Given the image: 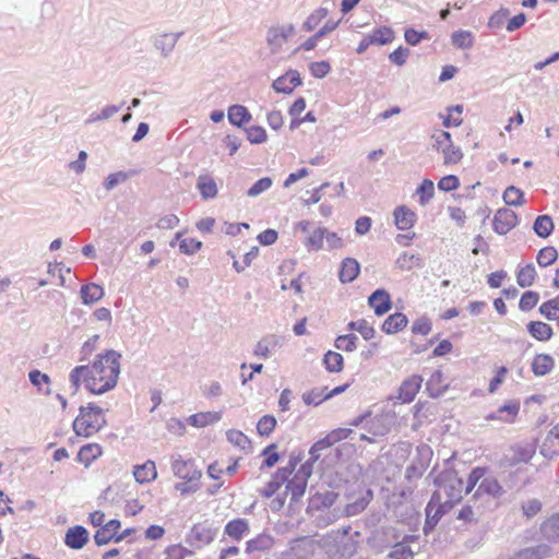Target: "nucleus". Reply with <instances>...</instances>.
<instances>
[{
  "mask_svg": "<svg viewBox=\"0 0 559 559\" xmlns=\"http://www.w3.org/2000/svg\"><path fill=\"white\" fill-rule=\"evenodd\" d=\"M120 358L121 355L111 349L98 355L91 366H76L69 374L73 393L78 392L81 383L93 394L114 389L120 373Z\"/></svg>",
  "mask_w": 559,
  "mask_h": 559,
  "instance_id": "nucleus-1",
  "label": "nucleus"
},
{
  "mask_svg": "<svg viewBox=\"0 0 559 559\" xmlns=\"http://www.w3.org/2000/svg\"><path fill=\"white\" fill-rule=\"evenodd\" d=\"M438 489L431 496L426 507V525L433 527L443 514L449 512L455 503L461 501L464 491V481L455 471H444L437 479Z\"/></svg>",
  "mask_w": 559,
  "mask_h": 559,
  "instance_id": "nucleus-2",
  "label": "nucleus"
},
{
  "mask_svg": "<svg viewBox=\"0 0 559 559\" xmlns=\"http://www.w3.org/2000/svg\"><path fill=\"white\" fill-rule=\"evenodd\" d=\"M106 425L104 411L99 406L90 403L81 406L80 413L73 421V430L78 436L91 437Z\"/></svg>",
  "mask_w": 559,
  "mask_h": 559,
  "instance_id": "nucleus-3",
  "label": "nucleus"
},
{
  "mask_svg": "<svg viewBox=\"0 0 559 559\" xmlns=\"http://www.w3.org/2000/svg\"><path fill=\"white\" fill-rule=\"evenodd\" d=\"M295 35L296 28L292 23L273 25L266 32V46L272 53L276 55Z\"/></svg>",
  "mask_w": 559,
  "mask_h": 559,
  "instance_id": "nucleus-4",
  "label": "nucleus"
},
{
  "mask_svg": "<svg viewBox=\"0 0 559 559\" xmlns=\"http://www.w3.org/2000/svg\"><path fill=\"white\" fill-rule=\"evenodd\" d=\"M432 140V146L443 154L444 164H457L462 159L463 153L460 147L453 145L451 134L448 131H437L433 133Z\"/></svg>",
  "mask_w": 559,
  "mask_h": 559,
  "instance_id": "nucleus-5",
  "label": "nucleus"
},
{
  "mask_svg": "<svg viewBox=\"0 0 559 559\" xmlns=\"http://www.w3.org/2000/svg\"><path fill=\"white\" fill-rule=\"evenodd\" d=\"M171 471L174 475L189 483L199 481L202 477V472L195 466L193 460H185L181 455L176 454L171 456Z\"/></svg>",
  "mask_w": 559,
  "mask_h": 559,
  "instance_id": "nucleus-6",
  "label": "nucleus"
},
{
  "mask_svg": "<svg viewBox=\"0 0 559 559\" xmlns=\"http://www.w3.org/2000/svg\"><path fill=\"white\" fill-rule=\"evenodd\" d=\"M518 215L510 209H499L493 216V230L506 235L518 225Z\"/></svg>",
  "mask_w": 559,
  "mask_h": 559,
  "instance_id": "nucleus-7",
  "label": "nucleus"
},
{
  "mask_svg": "<svg viewBox=\"0 0 559 559\" xmlns=\"http://www.w3.org/2000/svg\"><path fill=\"white\" fill-rule=\"evenodd\" d=\"M520 412V403L518 401H509L500 406L496 412H491L485 416L487 421L498 420L511 424L515 420Z\"/></svg>",
  "mask_w": 559,
  "mask_h": 559,
  "instance_id": "nucleus-8",
  "label": "nucleus"
},
{
  "mask_svg": "<svg viewBox=\"0 0 559 559\" xmlns=\"http://www.w3.org/2000/svg\"><path fill=\"white\" fill-rule=\"evenodd\" d=\"M216 532L209 526L202 524H195L191 528L187 542L197 548H201L211 544L215 538Z\"/></svg>",
  "mask_w": 559,
  "mask_h": 559,
  "instance_id": "nucleus-9",
  "label": "nucleus"
},
{
  "mask_svg": "<svg viewBox=\"0 0 559 559\" xmlns=\"http://www.w3.org/2000/svg\"><path fill=\"white\" fill-rule=\"evenodd\" d=\"M121 523L118 520H110L105 525H102L95 533L94 539L98 546L106 545L111 540L116 543L123 539V535H117Z\"/></svg>",
  "mask_w": 559,
  "mask_h": 559,
  "instance_id": "nucleus-10",
  "label": "nucleus"
},
{
  "mask_svg": "<svg viewBox=\"0 0 559 559\" xmlns=\"http://www.w3.org/2000/svg\"><path fill=\"white\" fill-rule=\"evenodd\" d=\"M423 381V378L417 374H413L412 377L404 380L399 389L397 400H400L402 403L413 402L421 386Z\"/></svg>",
  "mask_w": 559,
  "mask_h": 559,
  "instance_id": "nucleus-11",
  "label": "nucleus"
},
{
  "mask_svg": "<svg viewBox=\"0 0 559 559\" xmlns=\"http://www.w3.org/2000/svg\"><path fill=\"white\" fill-rule=\"evenodd\" d=\"M539 452L547 459H551L559 454V425L551 428L542 439Z\"/></svg>",
  "mask_w": 559,
  "mask_h": 559,
  "instance_id": "nucleus-12",
  "label": "nucleus"
},
{
  "mask_svg": "<svg viewBox=\"0 0 559 559\" xmlns=\"http://www.w3.org/2000/svg\"><path fill=\"white\" fill-rule=\"evenodd\" d=\"M301 84V78L298 71L290 70L273 82V88L277 93L290 94L294 88Z\"/></svg>",
  "mask_w": 559,
  "mask_h": 559,
  "instance_id": "nucleus-13",
  "label": "nucleus"
},
{
  "mask_svg": "<svg viewBox=\"0 0 559 559\" xmlns=\"http://www.w3.org/2000/svg\"><path fill=\"white\" fill-rule=\"evenodd\" d=\"M181 35V32L158 34L154 37L153 45L160 51L162 56L168 57L175 49Z\"/></svg>",
  "mask_w": 559,
  "mask_h": 559,
  "instance_id": "nucleus-14",
  "label": "nucleus"
},
{
  "mask_svg": "<svg viewBox=\"0 0 559 559\" xmlns=\"http://www.w3.org/2000/svg\"><path fill=\"white\" fill-rule=\"evenodd\" d=\"M369 306L373 308L377 316L386 313L391 307L392 301L390 294L385 289L374 290L368 298Z\"/></svg>",
  "mask_w": 559,
  "mask_h": 559,
  "instance_id": "nucleus-15",
  "label": "nucleus"
},
{
  "mask_svg": "<svg viewBox=\"0 0 559 559\" xmlns=\"http://www.w3.org/2000/svg\"><path fill=\"white\" fill-rule=\"evenodd\" d=\"M550 555L551 548L546 544H539L515 551L508 557V559H546L550 557Z\"/></svg>",
  "mask_w": 559,
  "mask_h": 559,
  "instance_id": "nucleus-16",
  "label": "nucleus"
},
{
  "mask_svg": "<svg viewBox=\"0 0 559 559\" xmlns=\"http://www.w3.org/2000/svg\"><path fill=\"white\" fill-rule=\"evenodd\" d=\"M87 540L88 532L81 525L70 527L64 537V544L72 549H82Z\"/></svg>",
  "mask_w": 559,
  "mask_h": 559,
  "instance_id": "nucleus-17",
  "label": "nucleus"
},
{
  "mask_svg": "<svg viewBox=\"0 0 559 559\" xmlns=\"http://www.w3.org/2000/svg\"><path fill=\"white\" fill-rule=\"evenodd\" d=\"M449 383L445 381L441 370H435L426 383V390L431 397L441 396L448 389Z\"/></svg>",
  "mask_w": 559,
  "mask_h": 559,
  "instance_id": "nucleus-18",
  "label": "nucleus"
},
{
  "mask_svg": "<svg viewBox=\"0 0 559 559\" xmlns=\"http://www.w3.org/2000/svg\"><path fill=\"white\" fill-rule=\"evenodd\" d=\"M197 189L204 200L214 199L218 193L217 185L214 178L210 175H200L198 177Z\"/></svg>",
  "mask_w": 559,
  "mask_h": 559,
  "instance_id": "nucleus-19",
  "label": "nucleus"
},
{
  "mask_svg": "<svg viewBox=\"0 0 559 559\" xmlns=\"http://www.w3.org/2000/svg\"><path fill=\"white\" fill-rule=\"evenodd\" d=\"M542 536L551 544H559V514L547 519L540 526Z\"/></svg>",
  "mask_w": 559,
  "mask_h": 559,
  "instance_id": "nucleus-20",
  "label": "nucleus"
},
{
  "mask_svg": "<svg viewBox=\"0 0 559 559\" xmlns=\"http://www.w3.org/2000/svg\"><path fill=\"white\" fill-rule=\"evenodd\" d=\"M395 225L400 230H407L413 227L416 214L408 207L401 205L394 210Z\"/></svg>",
  "mask_w": 559,
  "mask_h": 559,
  "instance_id": "nucleus-21",
  "label": "nucleus"
},
{
  "mask_svg": "<svg viewBox=\"0 0 559 559\" xmlns=\"http://www.w3.org/2000/svg\"><path fill=\"white\" fill-rule=\"evenodd\" d=\"M360 265L357 260L353 258H346L343 260L340 270V281L342 283L353 282L359 274Z\"/></svg>",
  "mask_w": 559,
  "mask_h": 559,
  "instance_id": "nucleus-22",
  "label": "nucleus"
},
{
  "mask_svg": "<svg viewBox=\"0 0 559 559\" xmlns=\"http://www.w3.org/2000/svg\"><path fill=\"white\" fill-rule=\"evenodd\" d=\"M225 534L235 540L242 539L249 533V523L245 519L229 521L224 530Z\"/></svg>",
  "mask_w": 559,
  "mask_h": 559,
  "instance_id": "nucleus-23",
  "label": "nucleus"
},
{
  "mask_svg": "<svg viewBox=\"0 0 559 559\" xmlns=\"http://www.w3.org/2000/svg\"><path fill=\"white\" fill-rule=\"evenodd\" d=\"M133 475L135 480L140 484L154 480L157 477L155 463L148 460L142 465H136L134 467Z\"/></svg>",
  "mask_w": 559,
  "mask_h": 559,
  "instance_id": "nucleus-24",
  "label": "nucleus"
},
{
  "mask_svg": "<svg viewBox=\"0 0 559 559\" xmlns=\"http://www.w3.org/2000/svg\"><path fill=\"white\" fill-rule=\"evenodd\" d=\"M221 418L222 415L218 412H204L189 416L187 421L193 427L203 428L218 421Z\"/></svg>",
  "mask_w": 559,
  "mask_h": 559,
  "instance_id": "nucleus-25",
  "label": "nucleus"
},
{
  "mask_svg": "<svg viewBox=\"0 0 559 559\" xmlns=\"http://www.w3.org/2000/svg\"><path fill=\"white\" fill-rule=\"evenodd\" d=\"M536 452V447L534 442L525 441L520 442L513 448V461L516 463H526L528 462Z\"/></svg>",
  "mask_w": 559,
  "mask_h": 559,
  "instance_id": "nucleus-26",
  "label": "nucleus"
},
{
  "mask_svg": "<svg viewBox=\"0 0 559 559\" xmlns=\"http://www.w3.org/2000/svg\"><path fill=\"white\" fill-rule=\"evenodd\" d=\"M407 318L401 312L389 316L382 324V330L386 334H393L403 330L407 324Z\"/></svg>",
  "mask_w": 559,
  "mask_h": 559,
  "instance_id": "nucleus-27",
  "label": "nucleus"
},
{
  "mask_svg": "<svg viewBox=\"0 0 559 559\" xmlns=\"http://www.w3.org/2000/svg\"><path fill=\"white\" fill-rule=\"evenodd\" d=\"M395 265L403 271H411L413 269L421 267L424 265L423 259L418 253L403 252L395 261Z\"/></svg>",
  "mask_w": 559,
  "mask_h": 559,
  "instance_id": "nucleus-28",
  "label": "nucleus"
},
{
  "mask_svg": "<svg viewBox=\"0 0 559 559\" xmlns=\"http://www.w3.org/2000/svg\"><path fill=\"white\" fill-rule=\"evenodd\" d=\"M554 368V359L546 354L536 355L532 362V370L535 376L542 377L551 371Z\"/></svg>",
  "mask_w": 559,
  "mask_h": 559,
  "instance_id": "nucleus-29",
  "label": "nucleus"
},
{
  "mask_svg": "<svg viewBox=\"0 0 559 559\" xmlns=\"http://www.w3.org/2000/svg\"><path fill=\"white\" fill-rule=\"evenodd\" d=\"M324 235L326 228L318 227L312 233H309L305 240V247L308 251H320L324 249Z\"/></svg>",
  "mask_w": 559,
  "mask_h": 559,
  "instance_id": "nucleus-30",
  "label": "nucleus"
},
{
  "mask_svg": "<svg viewBox=\"0 0 559 559\" xmlns=\"http://www.w3.org/2000/svg\"><path fill=\"white\" fill-rule=\"evenodd\" d=\"M476 496L489 495L492 497H499L502 495V487L499 485L498 480L493 477H485L479 483L478 488L476 490Z\"/></svg>",
  "mask_w": 559,
  "mask_h": 559,
  "instance_id": "nucleus-31",
  "label": "nucleus"
},
{
  "mask_svg": "<svg viewBox=\"0 0 559 559\" xmlns=\"http://www.w3.org/2000/svg\"><path fill=\"white\" fill-rule=\"evenodd\" d=\"M228 120L231 124L241 127L245 122L251 120V115L242 105H233L228 109Z\"/></svg>",
  "mask_w": 559,
  "mask_h": 559,
  "instance_id": "nucleus-32",
  "label": "nucleus"
},
{
  "mask_svg": "<svg viewBox=\"0 0 559 559\" xmlns=\"http://www.w3.org/2000/svg\"><path fill=\"white\" fill-rule=\"evenodd\" d=\"M527 330L530 334L538 341H548L552 335L551 326L542 321H533L528 323Z\"/></svg>",
  "mask_w": 559,
  "mask_h": 559,
  "instance_id": "nucleus-33",
  "label": "nucleus"
},
{
  "mask_svg": "<svg viewBox=\"0 0 559 559\" xmlns=\"http://www.w3.org/2000/svg\"><path fill=\"white\" fill-rule=\"evenodd\" d=\"M104 289L102 286L91 283L81 287V298L84 304H93L102 299Z\"/></svg>",
  "mask_w": 559,
  "mask_h": 559,
  "instance_id": "nucleus-34",
  "label": "nucleus"
},
{
  "mask_svg": "<svg viewBox=\"0 0 559 559\" xmlns=\"http://www.w3.org/2000/svg\"><path fill=\"white\" fill-rule=\"evenodd\" d=\"M28 379L31 383L34 386H36L40 393L46 395H49L51 393L50 378L46 373H43L39 370H32L28 373Z\"/></svg>",
  "mask_w": 559,
  "mask_h": 559,
  "instance_id": "nucleus-35",
  "label": "nucleus"
},
{
  "mask_svg": "<svg viewBox=\"0 0 559 559\" xmlns=\"http://www.w3.org/2000/svg\"><path fill=\"white\" fill-rule=\"evenodd\" d=\"M536 269L534 264L528 263L519 269L516 273V282L519 286L525 288L533 285L535 278H536Z\"/></svg>",
  "mask_w": 559,
  "mask_h": 559,
  "instance_id": "nucleus-36",
  "label": "nucleus"
},
{
  "mask_svg": "<svg viewBox=\"0 0 559 559\" xmlns=\"http://www.w3.org/2000/svg\"><path fill=\"white\" fill-rule=\"evenodd\" d=\"M102 454V448L96 443H90L86 445H83L79 453H78V460L79 462L85 464V466H88L91 462H93L95 459H97Z\"/></svg>",
  "mask_w": 559,
  "mask_h": 559,
  "instance_id": "nucleus-37",
  "label": "nucleus"
},
{
  "mask_svg": "<svg viewBox=\"0 0 559 559\" xmlns=\"http://www.w3.org/2000/svg\"><path fill=\"white\" fill-rule=\"evenodd\" d=\"M307 487V481L301 475H295L286 485L287 491L292 495V500L297 501L304 496Z\"/></svg>",
  "mask_w": 559,
  "mask_h": 559,
  "instance_id": "nucleus-38",
  "label": "nucleus"
},
{
  "mask_svg": "<svg viewBox=\"0 0 559 559\" xmlns=\"http://www.w3.org/2000/svg\"><path fill=\"white\" fill-rule=\"evenodd\" d=\"M534 231L540 238H547L554 230V222L548 215L538 216L533 226Z\"/></svg>",
  "mask_w": 559,
  "mask_h": 559,
  "instance_id": "nucleus-39",
  "label": "nucleus"
},
{
  "mask_svg": "<svg viewBox=\"0 0 559 559\" xmlns=\"http://www.w3.org/2000/svg\"><path fill=\"white\" fill-rule=\"evenodd\" d=\"M272 546V538L269 535H259L255 538H252L247 542L246 551L248 554H253L258 551H265L270 549Z\"/></svg>",
  "mask_w": 559,
  "mask_h": 559,
  "instance_id": "nucleus-40",
  "label": "nucleus"
},
{
  "mask_svg": "<svg viewBox=\"0 0 559 559\" xmlns=\"http://www.w3.org/2000/svg\"><path fill=\"white\" fill-rule=\"evenodd\" d=\"M277 340L274 335H269L260 340L253 350L254 356L261 358H269L271 355V348L276 346Z\"/></svg>",
  "mask_w": 559,
  "mask_h": 559,
  "instance_id": "nucleus-41",
  "label": "nucleus"
},
{
  "mask_svg": "<svg viewBox=\"0 0 559 559\" xmlns=\"http://www.w3.org/2000/svg\"><path fill=\"white\" fill-rule=\"evenodd\" d=\"M452 44L459 49H469L474 45V36L469 31H457L451 36Z\"/></svg>",
  "mask_w": 559,
  "mask_h": 559,
  "instance_id": "nucleus-42",
  "label": "nucleus"
},
{
  "mask_svg": "<svg viewBox=\"0 0 559 559\" xmlns=\"http://www.w3.org/2000/svg\"><path fill=\"white\" fill-rule=\"evenodd\" d=\"M325 368L330 372H340L343 369L344 359L340 353L329 350L323 358Z\"/></svg>",
  "mask_w": 559,
  "mask_h": 559,
  "instance_id": "nucleus-43",
  "label": "nucleus"
},
{
  "mask_svg": "<svg viewBox=\"0 0 559 559\" xmlns=\"http://www.w3.org/2000/svg\"><path fill=\"white\" fill-rule=\"evenodd\" d=\"M329 14V9L324 7H320L316 11H313L307 20L302 24V28L307 32H311L314 29L320 22L325 19Z\"/></svg>",
  "mask_w": 559,
  "mask_h": 559,
  "instance_id": "nucleus-44",
  "label": "nucleus"
},
{
  "mask_svg": "<svg viewBox=\"0 0 559 559\" xmlns=\"http://www.w3.org/2000/svg\"><path fill=\"white\" fill-rule=\"evenodd\" d=\"M408 538L409 537H405L403 539V542L396 543L393 546V548L389 555L390 558H392V559H413L414 552L407 544Z\"/></svg>",
  "mask_w": 559,
  "mask_h": 559,
  "instance_id": "nucleus-45",
  "label": "nucleus"
},
{
  "mask_svg": "<svg viewBox=\"0 0 559 559\" xmlns=\"http://www.w3.org/2000/svg\"><path fill=\"white\" fill-rule=\"evenodd\" d=\"M503 201L511 206H519L524 203V193L521 189L510 186L503 192Z\"/></svg>",
  "mask_w": 559,
  "mask_h": 559,
  "instance_id": "nucleus-46",
  "label": "nucleus"
},
{
  "mask_svg": "<svg viewBox=\"0 0 559 559\" xmlns=\"http://www.w3.org/2000/svg\"><path fill=\"white\" fill-rule=\"evenodd\" d=\"M373 45H386L394 38V32L386 26L376 28L369 34Z\"/></svg>",
  "mask_w": 559,
  "mask_h": 559,
  "instance_id": "nucleus-47",
  "label": "nucleus"
},
{
  "mask_svg": "<svg viewBox=\"0 0 559 559\" xmlns=\"http://www.w3.org/2000/svg\"><path fill=\"white\" fill-rule=\"evenodd\" d=\"M416 194L419 195V203L426 205L430 202L435 194V185L430 179H424L419 187L416 189Z\"/></svg>",
  "mask_w": 559,
  "mask_h": 559,
  "instance_id": "nucleus-48",
  "label": "nucleus"
},
{
  "mask_svg": "<svg viewBox=\"0 0 559 559\" xmlns=\"http://www.w3.org/2000/svg\"><path fill=\"white\" fill-rule=\"evenodd\" d=\"M539 312L548 320H559V295L544 302L539 307Z\"/></svg>",
  "mask_w": 559,
  "mask_h": 559,
  "instance_id": "nucleus-49",
  "label": "nucleus"
},
{
  "mask_svg": "<svg viewBox=\"0 0 559 559\" xmlns=\"http://www.w3.org/2000/svg\"><path fill=\"white\" fill-rule=\"evenodd\" d=\"M348 330L359 332L365 340H371L374 336V329L365 319L350 321Z\"/></svg>",
  "mask_w": 559,
  "mask_h": 559,
  "instance_id": "nucleus-50",
  "label": "nucleus"
},
{
  "mask_svg": "<svg viewBox=\"0 0 559 559\" xmlns=\"http://www.w3.org/2000/svg\"><path fill=\"white\" fill-rule=\"evenodd\" d=\"M558 258V252L554 247H545L537 253V263L542 267L551 265Z\"/></svg>",
  "mask_w": 559,
  "mask_h": 559,
  "instance_id": "nucleus-51",
  "label": "nucleus"
},
{
  "mask_svg": "<svg viewBox=\"0 0 559 559\" xmlns=\"http://www.w3.org/2000/svg\"><path fill=\"white\" fill-rule=\"evenodd\" d=\"M358 337L355 334L340 335L335 340V347L344 352H354L357 348Z\"/></svg>",
  "mask_w": 559,
  "mask_h": 559,
  "instance_id": "nucleus-52",
  "label": "nucleus"
},
{
  "mask_svg": "<svg viewBox=\"0 0 559 559\" xmlns=\"http://www.w3.org/2000/svg\"><path fill=\"white\" fill-rule=\"evenodd\" d=\"M273 185V180L270 177H263L254 182L247 191V195L250 198H257L260 194L267 191Z\"/></svg>",
  "mask_w": 559,
  "mask_h": 559,
  "instance_id": "nucleus-53",
  "label": "nucleus"
},
{
  "mask_svg": "<svg viewBox=\"0 0 559 559\" xmlns=\"http://www.w3.org/2000/svg\"><path fill=\"white\" fill-rule=\"evenodd\" d=\"M297 463L298 460L296 457H290L286 466L277 469L273 476V479L278 480V485L282 486V484L288 480V477L295 471Z\"/></svg>",
  "mask_w": 559,
  "mask_h": 559,
  "instance_id": "nucleus-54",
  "label": "nucleus"
},
{
  "mask_svg": "<svg viewBox=\"0 0 559 559\" xmlns=\"http://www.w3.org/2000/svg\"><path fill=\"white\" fill-rule=\"evenodd\" d=\"M226 436H227V440L230 443H233L234 445H236L242 450L250 448V440L240 430L230 429L227 431Z\"/></svg>",
  "mask_w": 559,
  "mask_h": 559,
  "instance_id": "nucleus-55",
  "label": "nucleus"
},
{
  "mask_svg": "<svg viewBox=\"0 0 559 559\" xmlns=\"http://www.w3.org/2000/svg\"><path fill=\"white\" fill-rule=\"evenodd\" d=\"M276 426V419L272 415L262 416L258 424L257 430L260 436H270Z\"/></svg>",
  "mask_w": 559,
  "mask_h": 559,
  "instance_id": "nucleus-56",
  "label": "nucleus"
},
{
  "mask_svg": "<svg viewBox=\"0 0 559 559\" xmlns=\"http://www.w3.org/2000/svg\"><path fill=\"white\" fill-rule=\"evenodd\" d=\"M247 139L252 144H261L264 143L267 139L266 132L262 127L259 126H252L250 128H247L246 130Z\"/></svg>",
  "mask_w": 559,
  "mask_h": 559,
  "instance_id": "nucleus-57",
  "label": "nucleus"
},
{
  "mask_svg": "<svg viewBox=\"0 0 559 559\" xmlns=\"http://www.w3.org/2000/svg\"><path fill=\"white\" fill-rule=\"evenodd\" d=\"M325 390H312L302 394V400L307 405H320L323 401L328 400Z\"/></svg>",
  "mask_w": 559,
  "mask_h": 559,
  "instance_id": "nucleus-58",
  "label": "nucleus"
},
{
  "mask_svg": "<svg viewBox=\"0 0 559 559\" xmlns=\"http://www.w3.org/2000/svg\"><path fill=\"white\" fill-rule=\"evenodd\" d=\"M539 295L536 292L528 290L522 295L519 307L522 311H528L537 305Z\"/></svg>",
  "mask_w": 559,
  "mask_h": 559,
  "instance_id": "nucleus-59",
  "label": "nucleus"
},
{
  "mask_svg": "<svg viewBox=\"0 0 559 559\" xmlns=\"http://www.w3.org/2000/svg\"><path fill=\"white\" fill-rule=\"evenodd\" d=\"M128 178H129V175H128V173H124V171H117V173L110 174L106 177V179L104 181V187L106 188V190L110 191L116 186L126 182L128 180Z\"/></svg>",
  "mask_w": 559,
  "mask_h": 559,
  "instance_id": "nucleus-60",
  "label": "nucleus"
},
{
  "mask_svg": "<svg viewBox=\"0 0 559 559\" xmlns=\"http://www.w3.org/2000/svg\"><path fill=\"white\" fill-rule=\"evenodd\" d=\"M333 444L328 437L317 441L309 451V459L312 462H317L320 459L321 451L332 447Z\"/></svg>",
  "mask_w": 559,
  "mask_h": 559,
  "instance_id": "nucleus-61",
  "label": "nucleus"
},
{
  "mask_svg": "<svg viewBox=\"0 0 559 559\" xmlns=\"http://www.w3.org/2000/svg\"><path fill=\"white\" fill-rule=\"evenodd\" d=\"M201 247L202 242L193 238H186L179 242L180 251L188 255L195 253Z\"/></svg>",
  "mask_w": 559,
  "mask_h": 559,
  "instance_id": "nucleus-62",
  "label": "nucleus"
},
{
  "mask_svg": "<svg viewBox=\"0 0 559 559\" xmlns=\"http://www.w3.org/2000/svg\"><path fill=\"white\" fill-rule=\"evenodd\" d=\"M324 242L326 246H324V249L326 250H334V249H341L344 247L343 239L334 231H330L326 229V235H324Z\"/></svg>",
  "mask_w": 559,
  "mask_h": 559,
  "instance_id": "nucleus-63",
  "label": "nucleus"
},
{
  "mask_svg": "<svg viewBox=\"0 0 559 559\" xmlns=\"http://www.w3.org/2000/svg\"><path fill=\"white\" fill-rule=\"evenodd\" d=\"M459 186H460V180L454 175L444 176L438 182V188L445 192L455 190Z\"/></svg>",
  "mask_w": 559,
  "mask_h": 559,
  "instance_id": "nucleus-64",
  "label": "nucleus"
}]
</instances>
